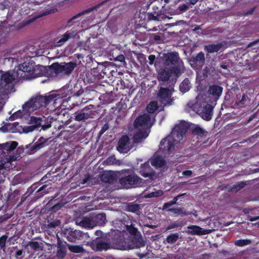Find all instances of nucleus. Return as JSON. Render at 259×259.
Wrapping results in <instances>:
<instances>
[{
  "instance_id": "nucleus-1",
  "label": "nucleus",
  "mask_w": 259,
  "mask_h": 259,
  "mask_svg": "<svg viewBox=\"0 0 259 259\" xmlns=\"http://www.w3.org/2000/svg\"><path fill=\"white\" fill-rule=\"evenodd\" d=\"M0 94H9L15 91V84L18 81L14 70L7 72L0 71Z\"/></svg>"
},
{
  "instance_id": "nucleus-2",
  "label": "nucleus",
  "mask_w": 259,
  "mask_h": 259,
  "mask_svg": "<svg viewBox=\"0 0 259 259\" xmlns=\"http://www.w3.org/2000/svg\"><path fill=\"white\" fill-rule=\"evenodd\" d=\"M33 100V104L35 106L36 109L42 107H46L50 103L53 102L55 107H59L63 102V98L59 95L52 94L48 96H39L34 98H31Z\"/></svg>"
},
{
  "instance_id": "nucleus-3",
  "label": "nucleus",
  "mask_w": 259,
  "mask_h": 259,
  "mask_svg": "<svg viewBox=\"0 0 259 259\" xmlns=\"http://www.w3.org/2000/svg\"><path fill=\"white\" fill-rule=\"evenodd\" d=\"M129 243L130 241L128 239H126L120 234H115L111 237L110 241L111 248L120 250H128L134 248L135 247L140 248L145 245V243L143 241L137 242L134 246H131Z\"/></svg>"
},
{
  "instance_id": "nucleus-4",
  "label": "nucleus",
  "mask_w": 259,
  "mask_h": 259,
  "mask_svg": "<svg viewBox=\"0 0 259 259\" xmlns=\"http://www.w3.org/2000/svg\"><path fill=\"white\" fill-rule=\"evenodd\" d=\"M17 146L18 143L16 141L0 144V184L5 181L4 162L5 160L8 159L7 153L13 151Z\"/></svg>"
},
{
  "instance_id": "nucleus-5",
  "label": "nucleus",
  "mask_w": 259,
  "mask_h": 259,
  "mask_svg": "<svg viewBox=\"0 0 259 259\" xmlns=\"http://www.w3.org/2000/svg\"><path fill=\"white\" fill-rule=\"evenodd\" d=\"M110 73L109 68L103 64H98L97 67L92 68L86 72V80L89 83L97 82L105 76H108Z\"/></svg>"
},
{
  "instance_id": "nucleus-6",
  "label": "nucleus",
  "mask_w": 259,
  "mask_h": 259,
  "mask_svg": "<svg viewBox=\"0 0 259 259\" xmlns=\"http://www.w3.org/2000/svg\"><path fill=\"white\" fill-rule=\"evenodd\" d=\"M34 63L32 62H24L19 65L17 68H15L14 71L19 80L21 79H31L32 72Z\"/></svg>"
},
{
  "instance_id": "nucleus-7",
  "label": "nucleus",
  "mask_w": 259,
  "mask_h": 259,
  "mask_svg": "<svg viewBox=\"0 0 259 259\" xmlns=\"http://www.w3.org/2000/svg\"><path fill=\"white\" fill-rule=\"evenodd\" d=\"M172 92L168 88L160 87L157 94L156 99L164 107L173 104L174 99L172 98Z\"/></svg>"
},
{
  "instance_id": "nucleus-8",
  "label": "nucleus",
  "mask_w": 259,
  "mask_h": 259,
  "mask_svg": "<svg viewBox=\"0 0 259 259\" xmlns=\"http://www.w3.org/2000/svg\"><path fill=\"white\" fill-rule=\"evenodd\" d=\"M130 169H123L121 173L124 176L119 179V183L122 186H137L142 182V179L134 173L129 174Z\"/></svg>"
},
{
  "instance_id": "nucleus-9",
  "label": "nucleus",
  "mask_w": 259,
  "mask_h": 259,
  "mask_svg": "<svg viewBox=\"0 0 259 259\" xmlns=\"http://www.w3.org/2000/svg\"><path fill=\"white\" fill-rule=\"evenodd\" d=\"M93 105H90L76 111L73 114L74 120L77 121H84L94 118L95 111L93 110Z\"/></svg>"
},
{
  "instance_id": "nucleus-10",
  "label": "nucleus",
  "mask_w": 259,
  "mask_h": 259,
  "mask_svg": "<svg viewBox=\"0 0 259 259\" xmlns=\"http://www.w3.org/2000/svg\"><path fill=\"white\" fill-rule=\"evenodd\" d=\"M161 59L163 64L167 66L183 64V61L180 59L179 53L175 51L163 53Z\"/></svg>"
},
{
  "instance_id": "nucleus-11",
  "label": "nucleus",
  "mask_w": 259,
  "mask_h": 259,
  "mask_svg": "<svg viewBox=\"0 0 259 259\" xmlns=\"http://www.w3.org/2000/svg\"><path fill=\"white\" fill-rule=\"evenodd\" d=\"M62 234L67 241L71 242H75L77 240H81L84 235V233L82 231L71 228L64 229L62 230Z\"/></svg>"
},
{
  "instance_id": "nucleus-12",
  "label": "nucleus",
  "mask_w": 259,
  "mask_h": 259,
  "mask_svg": "<svg viewBox=\"0 0 259 259\" xmlns=\"http://www.w3.org/2000/svg\"><path fill=\"white\" fill-rule=\"evenodd\" d=\"M51 139V138H45L40 137L33 145H27L26 148L28 149L27 153L30 155L33 154L40 149L49 146L52 142Z\"/></svg>"
},
{
  "instance_id": "nucleus-13",
  "label": "nucleus",
  "mask_w": 259,
  "mask_h": 259,
  "mask_svg": "<svg viewBox=\"0 0 259 259\" xmlns=\"http://www.w3.org/2000/svg\"><path fill=\"white\" fill-rule=\"evenodd\" d=\"M179 142L173 138L172 136L168 135L166 138L161 140L159 145V148L164 151H167L170 154L175 149V145Z\"/></svg>"
},
{
  "instance_id": "nucleus-14",
  "label": "nucleus",
  "mask_w": 259,
  "mask_h": 259,
  "mask_svg": "<svg viewBox=\"0 0 259 259\" xmlns=\"http://www.w3.org/2000/svg\"><path fill=\"white\" fill-rule=\"evenodd\" d=\"M150 117L147 114H143L138 116L134 121L133 125L136 129L149 130Z\"/></svg>"
},
{
  "instance_id": "nucleus-15",
  "label": "nucleus",
  "mask_w": 259,
  "mask_h": 259,
  "mask_svg": "<svg viewBox=\"0 0 259 259\" xmlns=\"http://www.w3.org/2000/svg\"><path fill=\"white\" fill-rule=\"evenodd\" d=\"M188 130V126L185 123H181L175 126L169 135L172 136L173 138H175L180 143V141L185 136Z\"/></svg>"
},
{
  "instance_id": "nucleus-16",
  "label": "nucleus",
  "mask_w": 259,
  "mask_h": 259,
  "mask_svg": "<svg viewBox=\"0 0 259 259\" xmlns=\"http://www.w3.org/2000/svg\"><path fill=\"white\" fill-rule=\"evenodd\" d=\"M213 107L212 105L206 104L203 106L199 108L196 112L202 117V119L209 121L211 119Z\"/></svg>"
},
{
  "instance_id": "nucleus-17",
  "label": "nucleus",
  "mask_w": 259,
  "mask_h": 259,
  "mask_svg": "<svg viewBox=\"0 0 259 259\" xmlns=\"http://www.w3.org/2000/svg\"><path fill=\"white\" fill-rule=\"evenodd\" d=\"M31 79L41 76H49L51 73H49V68L47 66L38 65L34 66L32 72Z\"/></svg>"
},
{
  "instance_id": "nucleus-18",
  "label": "nucleus",
  "mask_w": 259,
  "mask_h": 259,
  "mask_svg": "<svg viewBox=\"0 0 259 259\" xmlns=\"http://www.w3.org/2000/svg\"><path fill=\"white\" fill-rule=\"evenodd\" d=\"M223 90V87L218 84L210 85L208 87V93L213 97V102H211L212 104H216L217 101L222 95Z\"/></svg>"
},
{
  "instance_id": "nucleus-19",
  "label": "nucleus",
  "mask_w": 259,
  "mask_h": 259,
  "mask_svg": "<svg viewBox=\"0 0 259 259\" xmlns=\"http://www.w3.org/2000/svg\"><path fill=\"white\" fill-rule=\"evenodd\" d=\"M105 3H106V1H103V2L99 3L98 4L94 6V7L89 8L86 9V10H84L82 11V12H81L80 13H78V14H77L75 16H73L71 18H70L68 21V24L69 25H72L73 23H74L76 21H78L77 19L79 17L82 16L83 15H86L87 14L90 13H91L92 11H93L95 10H97L99 7H100L102 5H103Z\"/></svg>"
},
{
  "instance_id": "nucleus-20",
  "label": "nucleus",
  "mask_w": 259,
  "mask_h": 259,
  "mask_svg": "<svg viewBox=\"0 0 259 259\" xmlns=\"http://www.w3.org/2000/svg\"><path fill=\"white\" fill-rule=\"evenodd\" d=\"M190 64L195 67H202L205 63L204 54L199 52L195 56H193L190 59Z\"/></svg>"
},
{
  "instance_id": "nucleus-21",
  "label": "nucleus",
  "mask_w": 259,
  "mask_h": 259,
  "mask_svg": "<svg viewBox=\"0 0 259 259\" xmlns=\"http://www.w3.org/2000/svg\"><path fill=\"white\" fill-rule=\"evenodd\" d=\"M129 138L127 136L124 135L121 137L118 141L117 150L120 153H126L129 151L127 144L129 142Z\"/></svg>"
},
{
  "instance_id": "nucleus-22",
  "label": "nucleus",
  "mask_w": 259,
  "mask_h": 259,
  "mask_svg": "<svg viewBox=\"0 0 259 259\" xmlns=\"http://www.w3.org/2000/svg\"><path fill=\"white\" fill-rule=\"evenodd\" d=\"M140 174L144 178H148L154 176L155 173L149 162H147L141 165Z\"/></svg>"
},
{
  "instance_id": "nucleus-23",
  "label": "nucleus",
  "mask_w": 259,
  "mask_h": 259,
  "mask_svg": "<svg viewBox=\"0 0 259 259\" xmlns=\"http://www.w3.org/2000/svg\"><path fill=\"white\" fill-rule=\"evenodd\" d=\"M93 245L95 246L96 249L98 251L106 250L108 249L111 248V245L110 243L106 242L103 240L102 239L99 238L95 240Z\"/></svg>"
},
{
  "instance_id": "nucleus-24",
  "label": "nucleus",
  "mask_w": 259,
  "mask_h": 259,
  "mask_svg": "<svg viewBox=\"0 0 259 259\" xmlns=\"http://www.w3.org/2000/svg\"><path fill=\"white\" fill-rule=\"evenodd\" d=\"M103 182L108 184H113L116 181L117 178L115 173L112 171L104 172L101 177Z\"/></svg>"
},
{
  "instance_id": "nucleus-25",
  "label": "nucleus",
  "mask_w": 259,
  "mask_h": 259,
  "mask_svg": "<svg viewBox=\"0 0 259 259\" xmlns=\"http://www.w3.org/2000/svg\"><path fill=\"white\" fill-rule=\"evenodd\" d=\"M171 76V72L168 68L160 69L158 73L157 79L159 81H166L169 80Z\"/></svg>"
},
{
  "instance_id": "nucleus-26",
  "label": "nucleus",
  "mask_w": 259,
  "mask_h": 259,
  "mask_svg": "<svg viewBox=\"0 0 259 259\" xmlns=\"http://www.w3.org/2000/svg\"><path fill=\"white\" fill-rule=\"evenodd\" d=\"M61 63L63 68V73L65 74H70L77 66L76 62H63Z\"/></svg>"
},
{
  "instance_id": "nucleus-27",
  "label": "nucleus",
  "mask_w": 259,
  "mask_h": 259,
  "mask_svg": "<svg viewBox=\"0 0 259 259\" xmlns=\"http://www.w3.org/2000/svg\"><path fill=\"white\" fill-rule=\"evenodd\" d=\"M66 254V247L59 238H58L57 256L63 258Z\"/></svg>"
},
{
  "instance_id": "nucleus-28",
  "label": "nucleus",
  "mask_w": 259,
  "mask_h": 259,
  "mask_svg": "<svg viewBox=\"0 0 259 259\" xmlns=\"http://www.w3.org/2000/svg\"><path fill=\"white\" fill-rule=\"evenodd\" d=\"M134 136V139L135 142H141L143 139L147 138L149 134V130L147 129L139 130Z\"/></svg>"
},
{
  "instance_id": "nucleus-29",
  "label": "nucleus",
  "mask_w": 259,
  "mask_h": 259,
  "mask_svg": "<svg viewBox=\"0 0 259 259\" xmlns=\"http://www.w3.org/2000/svg\"><path fill=\"white\" fill-rule=\"evenodd\" d=\"M93 219L94 225L104 226L107 222L105 213H98L94 217Z\"/></svg>"
},
{
  "instance_id": "nucleus-30",
  "label": "nucleus",
  "mask_w": 259,
  "mask_h": 259,
  "mask_svg": "<svg viewBox=\"0 0 259 259\" xmlns=\"http://www.w3.org/2000/svg\"><path fill=\"white\" fill-rule=\"evenodd\" d=\"M22 109L23 111L26 115H29L31 112L37 110L35 106L33 104V100L31 99L25 103L22 106Z\"/></svg>"
},
{
  "instance_id": "nucleus-31",
  "label": "nucleus",
  "mask_w": 259,
  "mask_h": 259,
  "mask_svg": "<svg viewBox=\"0 0 259 259\" xmlns=\"http://www.w3.org/2000/svg\"><path fill=\"white\" fill-rule=\"evenodd\" d=\"M192 134L194 136H197V139H199L206 137L207 132L199 126L196 125L192 129Z\"/></svg>"
},
{
  "instance_id": "nucleus-32",
  "label": "nucleus",
  "mask_w": 259,
  "mask_h": 259,
  "mask_svg": "<svg viewBox=\"0 0 259 259\" xmlns=\"http://www.w3.org/2000/svg\"><path fill=\"white\" fill-rule=\"evenodd\" d=\"M167 211L172 212L177 215H180L181 217L187 216L190 213L184 207H174L168 208Z\"/></svg>"
},
{
  "instance_id": "nucleus-33",
  "label": "nucleus",
  "mask_w": 259,
  "mask_h": 259,
  "mask_svg": "<svg viewBox=\"0 0 259 259\" xmlns=\"http://www.w3.org/2000/svg\"><path fill=\"white\" fill-rule=\"evenodd\" d=\"M190 230V233L192 235H201L207 234L206 230L196 225H192L188 227Z\"/></svg>"
},
{
  "instance_id": "nucleus-34",
  "label": "nucleus",
  "mask_w": 259,
  "mask_h": 259,
  "mask_svg": "<svg viewBox=\"0 0 259 259\" xmlns=\"http://www.w3.org/2000/svg\"><path fill=\"white\" fill-rule=\"evenodd\" d=\"M75 35L74 32L70 31H66L62 37L57 42L58 46H61L64 42L67 41L69 39L73 37Z\"/></svg>"
},
{
  "instance_id": "nucleus-35",
  "label": "nucleus",
  "mask_w": 259,
  "mask_h": 259,
  "mask_svg": "<svg viewBox=\"0 0 259 259\" xmlns=\"http://www.w3.org/2000/svg\"><path fill=\"white\" fill-rule=\"evenodd\" d=\"M140 205L135 202H128L125 206V210L135 213H138L140 211Z\"/></svg>"
},
{
  "instance_id": "nucleus-36",
  "label": "nucleus",
  "mask_w": 259,
  "mask_h": 259,
  "mask_svg": "<svg viewBox=\"0 0 259 259\" xmlns=\"http://www.w3.org/2000/svg\"><path fill=\"white\" fill-rule=\"evenodd\" d=\"M222 47L223 45L221 43L218 44H209L205 46L204 50L209 53H213L219 51Z\"/></svg>"
},
{
  "instance_id": "nucleus-37",
  "label": "nucleus",
  "mask_w": 259,
  "mask_h": 259,
  "mask_svg": "<svg viewBox=\"0 0 259 259\" xmlns=\"http://www.w3.org/2000/svg\"><path fill=\"white\" fill-rule=\"evenodd\" d=\"M48 68L49 73H51V75L53 72H54L56 74L63 73L62 63L60 64L59 63H53L51 66H49Z\"/></svg>"
},
{
  "instance_id": "nucleus-38",
  "label": "nucleus",
  "mask_w": 259,
  "mask_h": 259,
  "mask_svg": "<svg viewBox=\"0 0 259 259\" xmlns=\"http://www.w3.org/2000/svg\"><path fill=\"white\" fill-rule=\"evenodd\" d=\"M180 234L179 233H175L168 235L165 239L163 241V243L164 244H174L176 243L179 238Z\"/></svg>"
},
{
  "instance_id": "nucleus-39",
  "label": "nucleus",
  "mask_w": 259,
  "mask_h": 259,
  "mask_svg": "<svg viewBox=\"0 0 259 259\" xmlns=\"http://www.w3.org/2000/svg\"><path fill=\"white\" fill-rule=\"evenodd\" d=\"M51 187H49L48 185H44L37 189L36 191V197L40 198L44 196L45 194L49 192V190L51 189Z\"/></svg>"
},
{
  "instance_id": "nucleus-40",
  "label": "nucleus",
  "mask_w": 259,
  "mask_h": 259,
  "mask_svg": "<svg viewBox=\"0 0 259 259\" xmlns=\"http://www.w3.org/2000/svg\"><path fill=\"white\" fill-rule=\"evenodd\" d=\"M79 224L85 228H92L94 226L93 219L89 217H84L80 222Z\"/></svg>"
},
{
  "instance_id": "nucleus-41",
  "label": "nucleus",
  "mask_w": 259,
  "mask_h": 259,
  "mask_svg": "<svg viewBox=\"0 0 259 259\" xmlns=\"http://www.w3.org/2000/svg\"><path fill=\"white\" fill-rule=\"evenodd\" d=\"M28 121V123L35 126L37 130L41 125L42 118L41 117L31 116Z\"/></svg>"
},
{
  "instance_id": "nucleus-42",
  "label": "nucleus",
  "mask_w": 259,
  "mask_h": 259,
  "mask_svg": "<svg viewBox=\"0 0 259 259\" xmlns=\"http://www.w3.org/2000/svg\"><path fill=\"white\" fill-rule=\"evenodd\" d=\"M180 90L182 93H186L188 92L190 88V82L188 78H186L180 84Z\"/></svg>"
},
{
  "instance_id": "nucleus-43",
  "label": "nucleus",
  "mask_w": 259,
  "mask_h": 259,
  "mask_svg": "<svg viewBox=\"0 0 259 259\" xmlns=\"http://www.w3.org/2000/svg\"><path fill=\"white\" fill-rule=\"evenodd\" d=\"M197 30H200V31L197 32V34L198 35H206L209 33L213 32L212 29L210 27H207L204 29H202L201 28L200 25L196 26L194 29H193V31H196Z\"/></svg>"
},
{
  "instance_id": "nucleus-44",
  "label": "nucleus",
  "mask_w": 259,
  "mask_h": 259,
  "mask_svg": "<svg viewBox=\"0 0 259 259\" xmlns=\"http://www.w3.org/2000/svg\"><path fill=\"white\" fill-rule=\"evenodd\" d=\"M13 25L8 24L7 20H5L0 24V31L3 33L7 34L10 32L11 27Z\"/></svg>"
},
{
  "instance_id": "nucleus-45",
  "label": "nucleus",
  "mask_w": 259,
  "mask_h": 259,
  "mask_svg": "<svg viewBox=\"0 0 259 259\" xmlns=\"http://www.w3.org/2000/svg\"><path fill=\"white\" fill-rule=\"evenodd\" d=\"M184 194H180L178 196L175 197L171 201H169L167 202L164 203L163 206H162V209L163 210H166L168 209V208H170L169 207L171 206L172 205L177 204V201L179 200V198Z\"/></svg>"
},
{
  "instance_id": "nucleus-46",
  "label": "nucleus",
  "mask_w": 259,
  "mask_h": 259,
  "mask_svg": "<svg viewBox=\"0 0 259 259\" xmlns=\"http://www.w3.org/2000/svg\"><path fill=\"white\" fill-rule=\"evenodd\" d=\"M153 166L161 167L165 164L164 160L160 156H156L151 161Z\"/></svg>"
},
{
  "instance_id": "nucleus-47",
  "label": "nucleus",
  "mask_w": 259,
  "mask_h": 259,
  "mask_svg": "<svg viewBox=\"0 0 259 259\" xmlns=\"http://www.w3.org/2000/svg\"><path fill=\"white\" fill-rule=\"evenodd\" d=\"M158 108L157 102L151 101L147 106V111L149 113H153L158 109Z\"/></svg>"
},
{
  "instance_id": "nucleus-48",
  "label": "nucleus",
  "mask_w": 259,
  "mask_h": 259,
  "mask_svg": "<svg viewBox=\"0 0 259 259\" xmlns=\"http://www.w3.org/2000/svg\"><path fill=\"white\" fill-rule=\"evenodd\" d=\"M27 246L30 247L33 252L39 250L40 248L39 243L37 241H29L27 243Z\"/></svg>"
},
{
  "instance_id": "nucleus-49",
  "label": "nucleus",
  "mask_w": 259,
  "mask_h": 259,
  "mask_svg": "<svg viewBox=\"0 0 259 259\" xmlns=\"http://www.w3.org/2000/svg\"><path fill=\"white\" fill-rule=\"evenodd\" d=\"M251 241L250 239H239L234 242V244L237 246H244L251 244Z\"/></svg>"
},
{
  "instance_id": "nucleus-50",
  "label": "nucleus",
  "mask_w": 259,
  "mask_h": 259,
  "mask_svg": "<svg viewBox=\"0 0 259 259\" xmlns=\"http://www.w3.org/2000/svg\"><path fill=\"white\" fill-rule=\"evenodd\" d=\"M69 249L72 252L81 253L83 251V248L80 245H69Z\"/></svg>"
},
{
  "instance_id": "nucleus-51",
  "label": "nucleus",
  "mask_w": 259,
  "mask_h": 259,
  "mask_svg": "<svg viewBox=\"0 0 259 259\" xmlns=\"http://www.w3.org/2000/svg\"><path fill=\"white\" fill-rule=\"evenodd\" d=\"M25 115H26V114H25V112H24L23 111H22L20 110H19L15 112L13 115H12L10 117V119L11 120H14L18 118H22Z\"/></svg>"
},
{
  "instance_id": "nucleus-52",
  "label": "nucleus",
  "mask_w": 259,
  "mask_h": 259,
  "mask_svg": "<svg viewBox=\"0 0 259 259\" xmlns=\"http://www.w3.org/2000/svg\"><path fill=\"white\" fill-rule=\"evenodd\" d=\"M180 67V64L176 65V66H173L171 68H169L170 69V72H171V74H174L176 76H179L181 74Z\"/></svg>"
},
{
  "instance_id": "nucleus-53",
  "label": "nucleus",
  "mask_w": 259,
  "mask_h": 259,
  "mask_svg": "<svg viewBox=\"0 0 259 259\" xmlns=\"http://www.w3.org/2000/svg\"><path fill=\"white\" fill-rule=\"evenodd\" d=\"M8 236L4 235L0 237V248L4 250L6 249V242L8 239Z\"/></svg>"
},
{
  "instance_id": "nucleus-54",
  "label": "nucleus",
  "mask_w": 259,
  "mask_h": 259,
  "mask_svg": "<svg viewBox=\"0 0 259 259\" xmlns=\"http://www.w3.org/2000/svg\"><path fill=\"white\" fill-rule=\"evenodd\" d=\"M34 130H37L35 126H33L32 125L25 126L23 128V131L25 133H28L30 132H32Z\"/></svg>"
},
{
  "instance_id": "nucleus-55",
  "label": "nucleus",
  "mask_w": 259,
  "mask_h": 259,
  "mask_svg": "<svg viewBox=\"0 0 259 259\" xmlns=\"http://www.w3.org/2000/svg\"><path fill=\"white\" fill-rule=\"evenodd\" d=\"M109 125L108 123H106L105 124H104L102 126L100 132H99L98 137H100L106 131H107L109 129Z\"/></svg>"
},
{
  "instance_id": "nucleus-56",
  "label": "nucleus",
  "mask_w": 259,
  "mask_h": 259,
  "mask_svg": "<svg viewBox=\"0 0 259 259\" xmlns=\"http://www.w3.org/2000/svg\"><path fill=\"white\" fill-rule=\"evenodd\" d=\"M127 231L131 234L135 235L137 232V229L134 227L132 225L126 226Z\"/></svg>"
},
{
  "instance_id": "nucleus-57",
  "label": "nucleus",
  "mask_w": 259,
  "mask_h": 259,
  "mask_svg": "<svg viewBox=\"0 0 259 259\" xmlns=\"http://www.w3.org/2000/svg\"><path fill=\"white\" fill-rule=\"evenodd\" d=\"M248 99L247 96L245 95L244 94L242 96L241 98L238 101L237 104L238 105H244L246 104L247 102V100Z\"/></svg>"
},
{
  "instance_id": "nucleus-58",
  "label": "nucleus",
  "mask_w": 259,
  "mask_h": 259,
  "mask_svg": "<svg viewBox=\"0 0 259 259\" xmlns=\"http://www.w3.org/2000/svg\"><path fill=\"white\" fill-rule=\"evenodd\" d=\"M60 223L61 222L60 220H56L49 223L48 226L50 228H55L58 226L60 224Z\"/></svg>"
},
{
  "instance_id": "nucleus-59",
  "label": "nucleus",
  "mask_w": 259,
  "mask_h": 259,
  "mask_svg": "<svg viewBox=\"0 0 259 259\" xmlns=\"http://www.w3.org/2000/svg\"><path fill=\"white\" fill-rule=\"evenodd\" d=\"M38 188L37 184H34L32 185L27 190L28 193L30 194H32L34 191H36Z\"/></svg>"
},
{
  "instance_id": "nucleus-60",
  "label": "nucleus",
  "mask_w": 259,
  "mask_h": 259,
  "mask_svg": "<svg viewBox=\"0 0 259 259\" xmlns=\"http://www.w3.org/2000/svg\"><path fill=\"white\" fill-rule=\"evenodd\" d=\"M209 73H210L209 68L207 67H205L203 70V72H202L203 76L205 78L207 77Z\"/></svg>"
},
{
  "instance_id": "nucleus-61",
  "label": "nucleus",
  "mask_w": 259,
  "mask_h": 259,
  "mask_svg": "<svg viewBox=\"0 0 259 259\" xmlns=\"http://www.w3.org/2000/svg\"><path fill=\"white\" fill-rule=\"evenodd\" d=\"M246 185V183L244 182H240L237 183L235 186V188L238 190H240L243 188Z\"/></svg>"
},
{
  "instance_id": "nucleus-62",
  "label": "nucleus",
  "mask_w": 259,
  "mask_h": 259,
  "mask_svg": "<svg viewBox=\"0 0 259 259\" xmlns=\"http://www.w3.org/2000/svg\"><path fill=\"white\" fill-rule=\"evenodd\" d=\"M162 194H163V192H162V191H157V192H152V193H150L149 194L150 195L149 197H157V196H161Z\"/></svg>"
},
{
  "instance_id": "nucleus-63",
  "label": "nucleus",
  "mask_w": 259,
  "mask_h": 259,
  "mask_svg": "<svg viewBox=\"0 0 259 259\" xmlns=\"http://www.w3.org/2000/svg\"><path fill=\"white\" fill-rule=\"evenodd\" d=\"M148 59L149 60V64L151 65L154 63L155 60V56L154 55H150L148 57Z\"/></svg>"
},
{
  "instance_id": "nucleus-64",
  "label": "nucleus",
  "mask_w": 259,
  "mask_h": 259,
  "mask_svg": "<svg viewBox=\"0 0 259 259\" xmlns=\"http://www.w3.org/2000/svg\"><path fill=\"white\" fill-rule=\"evenodd\" d=\"M51 126H52L51 122L50 121L49 123H47V124H41V125L40 126L41 127V129L45 131V130H47V129L49 128L50 127H51Z\"/></svg>"
}]
</instances>
